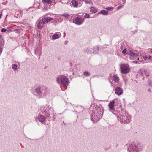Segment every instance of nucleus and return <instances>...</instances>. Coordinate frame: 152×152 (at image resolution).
<instances>
[{"instance_id":"f257e3e1","label":"nucleus","mask_w":152,"mask_h":152,"mask_svg":"<svg viewBox=\"0 0 152 152\" xmlns=\"http://www.w3.org/2000/svg\"><path fill=\"white\" fill-rule=\"evenodd\" d=\"M103 114V109L99 106H96L92 110L91 115V120L94 122L98 121L102 118Z\"/></svg>"},{"instance_id":"f03ea898","label":"nucleus","mask_w":152,"mask_h":152,"mask_svg":"<svg viewBox=\"0 0 152 152\" xmlns=\"http://www.w3.org/2000/svg\"><path fill=\"white\" fill-rule=\"evenodd\" d=\"M34 91L37 95L39 98L45 97L49 93L48 89L44 86L37 87L36 88Z\"/></svg>"},{"instance_id":"7ed1b4c3","label":"nucleus","mask_w":152,"mask_h":152,"mask_svg":"<svg viewBox=\"0 0 152 152\" xmlns=\"http://www.w3.org/2000/svg\"><path fill=\"white\" fill-rule=\"evenodd\" d=\"M118 118L121 123H129L131 121V115L126 112H124L122 114L121 113L118 116Z\"/></svg>"},{"instance_id":"20e7f679","label":"nucleus","mask_w":152,"mask_h":152,"mask_svg":"<svg viewBox=\"0 0 152 152\" xmlns=\"http://www.w3.org/2000/svg\"><path fill=\"white\" fill-rule=\"evenodd\" d=\"M56 81L57 83L59 85H62L64 86L68 85L69 83L68 78L63 75H60L57 77Z\"/></svg>"},{"instance_id":"39448f33","label":"nucleus","mask_w":152,"mask_h":152,"mask_svg":"<svg viewBox=\"0 0 152 152\" xmlns=\"http://www.w3.org/2000/svg\"><path fill=\"white\" fill-rule=\"evenodd\" d=\"M40 115L36 118L37 121H39L42 124H45V121L47 119L49 120L51 117L50 116V113H47L44 114V113H39Z\"/></svg>"},{"instance_id":"423d86ee","label":"nucleus","mask_w":152,"mask_h":152,"mask_svg":"<svg viewBox=\"0 0 152 152\" xmlns=\"http://www.w3.org/2000/svg\"><path fill=\"white\" fill-rule=\"evenodd\" d=\"M141 149L142 147L139 144L134 142L130 144L127 149L129 152H139Z\"/></svg>"},{"instance_id":"0eeeda50","label":"nucleus","mask_w":152,"mask_h":152,"mask_svg":"<svg viewBox=\"0 0 152 152\" xmlns=\"http://www.w3.org/2000/svg\"><path fill=\"white\" fill-rule=\"evenodd\" d=\"M53 19L51 17H45L42 18L39 22L37 27L38 28L41 29L44 26V24L53 20Z\"/></svg>"},{"instance_id":"6e6552de","label":"nucleus","mask_w":152,"mask_h":152,"mask_svg":"<svg viewBox=\"0 0 152 152\" xmlns=\"http://www.w3.org/2000/svg\"><path fill=\"white\" fill-rule=\"evenodd\" d=\"M120 66L121 73L126 74L129 72L130 68L127 65L123 64H120Z\"/></svg>"},{"instance_id":"1a4fd4ad","label":"nucleus","mask_w":152,"mask_h":152,"mask_svg":"<svg viewBox=\"0 0 152 152\" xmlns=\"http://www.w3.org/2000/svg\"><path fill=\"white\" fill-rule=\"evenodd\" d=\"M51 108L49 107L47 105H44L40 107V110L41 111V113H44V114L48 113L50 114V112L51 111Z\"/></svg>"},{"instance_id":"9d476101","label":"nucleus","mask_w":152,"mask_h":152,"mask_svg":"<svg viewBox=\"0 0 152 152\" xmlns=\"http://www.w3.org/2000/svg\"><path fill=\"white\" fill-rule=\"evenodd\" d=\"M84 20L82 18L77 17L73 21V23L77 25H80L84 22Z\"/></svg>"},{"instance_id":"9b49d317","label":"nucleus","mask_w":152,"mask_h":152,"mask_svg":"<svg viewBox=\"0 0 152 152\" xmlns=\"http://www.w3.org/2000/svg\"><path fill=\"white\" fill-rule=\"evenodd\" d=\"M123 92V91L120 87H117L115 90V94L118 95H121Z\"/></svg>"},{"instance_id":"f8f14e48","label":"nucleus","mask_w":152,"mask_h":152,"mask_svg":"<svg viewBox=\"0 0 152 152\" xmlns=\"http://www.w3.org/2000/svg\"><path fill=\"white\" fill-rule=\"evenodd\" d=\"M127 54L133 57H137L139 56V53H134L130 50H129L127 51Z\"/></svg>"},{"instance_id":"ddd939ff","label":"nucleus","mask_w":152,"mask_h":152,"mask_svg":"<svg viewBox=\"0 0 152 152\" xmlns=\"http://www.w3.org/2000/svg\"><path fill=\"white\" fill-rule=\"evenodd\" d=\"M115 102L114 100H113L110 102L108 104V107L110 111L114 109V106Z\"/></svg>"},{"instance_id":"4468645a","label":"nucleus","mask_w":152,"mask_h":152,"mask_svg":"<svg viewBox=\"0 0 152 152\" xmlns=\"http://www.w3.org/2000/svg\"><path fill=\"white\" fill-rule=\"evenodd\" d=\"M52 14L53 15H57V16L56 17L54 20L57 21L59 22H61L63 20V19L61 18V15H57L53 14Z\"/></svg>"},{"instance_id":"2eb2a0df","label":"nucleus","mask_w":152,"mask_h":152,"mask_svg":"<svg viewBox=\"0 0 152 152\" xmlns=\"http://www.w3.org/2000/svg\"><path fill=\"white\" fill-rule=\"evenodd\" d=\"M61 37V34L60 33L58 34H55L52 36V38L53 40L58 39Z\"/></svg>"},{"instance_id":"dca6fc26","label":"nucleus","mask_w":152,"mask_h":152,"mask_svg":"<svg viewBox=\"0 0 152 152\" xmlns=\"http://www.w3.org/2000/svg\"><path fill=\"white\" fill-rule=\"evenodd\" d=\"M113 78L114 81L116 83H118L119 80V79L117 75H113Z\"/></svg>"},{"instance_id":"f3484780","label":"nucleus","mask_w":152,"mask_h":152,"mask_svg":"<svg viewBox=\"0 0 152 152\" xmlns=\"http://www.w3.org/2000/svg\"><path fill=\"white\" fill-rule=\"evenodd\" d=\"M85 52L88 54H91L93 53V49L90 48H86L85 50Z\"/></svg>"},{"instance_id":"a211bd4d","label":"nucleus","mask_w":152,"mask_h":152,"mask_svg":"<svg viewBox=\"0 0 152 152\" xmlns=\"http://www.w3.org/2000/svg\"><path fill=\"white\" fill-rule=\"evenodd\" d=\"M99 49V47L98 45L93 48V53L94 54H96Z\"/></svg>"},{"instance_id":"6ab92c4d","label":"nucleus","mask_w":152,"mask_h":152,"mask_svg":"<svg viewBox=\"0 0 152 152\" xmlns=\"http://www.w3.org/2000/svg\"><path fill=\"white\" fill-rule=\"evenodd\" d=\"M102 14L104 15H107L108 14V12L107 11L105 10H102L100 11L98 14Z\"/></svg>"},{"instance_id":"aec40b11","label":"nucleus","mask_w":152,"mask_h":152,"mask_svg":"<svg viewBox=\"0 0 152 152\" xmlns=\"http://www.w3.org/2000/svg\"><path fill=\"white\" fill-rule=\"evenodd\" d=\"M71 3L72 6L74 7H77V6L78 4V3L75 0H72L71 1Z\"/></svg>"},{"instance_id":"412c9836","label":"nucleus","mask_w":152,"mask_h":152,"mask_svg":"<svg viewBox=\"0 0 152 152\" xmlns=\"http://www.w3.org/2000/svg\"><path fill=\"white\" fill-rule=\"evenodd\" d=\"M90 11L92 13H95L97 11L96 9L93 7H91L90 8Z\"/></svg>"},{"instance_id":"4be33fe9","label":"nucleus","mask_w":152,"mask_h":152,"mask_svg":"<svg viewBox=\"0 0 152 152\" xmlns=\"http://www.w3.org/2000/svg\"><path fill=\"white\" fill-rule=\"evenodd\" d=\"M61 16L65 18H68L70 16L68 13H64L61 15Z\"/></svg>"},{"instance_id":"5701e85b","label":"nucleus","mask_w":152,"mask_h":152,"mask_svg":"<svg viewBox=\"0 0 152 152\" xmlns=\"http://www.w3.org/2000/svg\"><path fill=\"white\" fill-rule=\"evenodd\" d=\"M83 74L86 77H89L90 76V73L87 71H85L83 72Z\"/></svg>"},{"instance_id":"b1692460","label":"nucleus","mask_w":152,"mask_h":152,"mask_svg":"<svg viewBox=\"0 0 152 152\" xmlns=\"http://www.w3.org/2000/svg\"><path fill=\"white\" fill-rule=\"evenodd\" d=\"M42 2L43 3H48L49 4L52 2L51 0H42Z\"/></svg>"},{"instance_id":"393cba45","label":"nucleus","mask_w":152,"mask_h":152,"mask_svg":"<svg viewBox=\"0 0 152 152\" xmlns=\"http://www.w3.org/2000/svg\"><path fill=\"white\" fill-rule=\"evenodd\" d=\"M12 68L15 71L17 69V66L15 64H13L12 65Z\"/></svg>"},{"instance_id":"a878e982","label":"nucleus","mask_w":152,"mask_h":152,"mask_svg":"<svg viewBox=\"0 0 152 152\" xmlns=\"http://www.w3.org/2000/svg\"><path fill=\"white\" fill-rule=\"evenodd\" d=\"M147 70L146 69H144L143 71V74L144 73L147 76H149V75L148 74L147 72Z\"/></svg>"},{"instance_id":"bb28decb","label":"nucleus","mask_w":152,"mask_h":152,"mask_svg":"<svg viewBox=\"0 0 152 152\" xmlns=\"http://www.w3.org/2000/svg\"><path fill=\"white\" fill-rule=\"evenodd\" d=\"M84 1L86 3H91L92 2L91 0H82Z\"/></svg>"},{"instance_id":"cd10ccee","label":"nucleus","mask_w":152,"mask_h":152,"mask_svg":"<svg viewBox=\"0 0 152 152\" xmlns=\"http://www.w3.org/2000/svg\"><path fill=\"white\" fill-rule=\"evenodd\" d=\"M141 62L142 61H132V63H135V64H137V63L140 64L141 63Z\"/></svg>"},{"instance_id":"c85d7f7f","label":"nucleus","mask_w":152,"mask_h":152,"mask_svg":"<svg viewBox=\"0 0 152 152\" xmlns=\"http://www.w3.org/2000/svg\"><path fill=\"white\" fill-rule=\"evenodd\" d=\"M127 50L126 49H124L122 51V53L123 54L125 55L126 54H127Z\"/></svg>"},{"instance_id":"c756f323","label":"nucleus","mask_w":152,"mask_h":152,"mask_svg":"<svg viewBox=\"0 0 152 152\" xmlns=\"http://www.w3.org/2000/svg\"><path fill=\"white\" fill-rule=\"evenodd\" d=\"M90 15L89 14H86L84 16V17L86 18H89L90 17Z\"/></svg>"},{"instance_id":"7c9ffc66","label":"nucleus","mask_w":152,"mask_h":152,"mask_svg":"<svg viewBox=\"0 0 152 152\" xmlns=\"http://www.w3.org/2000/svg\"><path fill=\"white\" fill-rule=\"evenodd\" d=\"M148 84L150 86H152V83L151 81L150 80L148 81Z\"/></svg>"},{"instance_id":"2f4dec72","label":"nucleus","mask_w":152,"mask_h":152,"mask_svg":"<svg viewBox=\"0 0 152 152\" xmlns=\"http://www.w3.org/2000/svg\"><path fill=\"white\" fill-rule=\"evenodd\" d=\"M7 30L5 28H3L1 29V31L2 32H5Z\"/></svg>"},{"instance_id":"473e14b6","label":"nucleus","mask_w":152,"mask_h":152,"mask_svg":"<svg viewBox=\"0 0 152 152\" xmlns=\"http://www.w3.org/2000/svg\"><path fill=\"white\" fill-rule=\"evenodd\" d=\"M142 58L145 60H146L148 58V57L146 55H145L142 56Z\"/></svg>"},{"instance_id":"72a5a7b5","label":"nucleus","mask_w":152,"mask_h":152,"mask_svg":"<svg viewBox=\"0 0 152 152\" xmlns=\"http://www.w3.org/2000/svg\"><path fill=\"white\" fill-rule=\"evenodd\" d=\"M106 10H110L113 9V8L112 7H109L106 8Z\"/></svg>"},{"instance_id":"f704fd0d","label":"nucleus","mask_w":152,"mask_h":152,"mask_svg":"<svg viewBox=\"0 0 152 152\" xmlns=\"http://www.w3.org/2000/svg\"><path fill=\"white\" fill-rule=\"evenodd\" d=\"M138 73H140V74H141L142 75L143 74V73L142 72H141V70H139L138 71Z\"/></svg>"},{"instance_id":"c9c22d12","label":"nucleus","mask_w":152,"mask_h":152,"mask_svg":"<svg viewBox=\"0 0 152 152\" xmlns=\"http://www.w3.org/2000/svg\"><path fill=\"white\" fill-rule=\"evenodd\" d=\"M123 7V6L122 5H120V6L118 7V9H120L121 8H122Z\"/></svg>"},{"instance_id":"e433bc0d","label":"nucleus","mask_w":152,"mask_h":152,"mask_svg":"<svg viewBox=\"0 0 152 152\" xmlns=\"http://www.w3.org/2000/svg\"><path fill=\"white\" fill-rule=\"evenodd\" d=\"M2 49L1 48V47H0V55L2 53Z\"/></svg>"},{"instance_id":"4c0bfd02","label":"nucleus","mask_w":152,"mask_h":152,"mask_svg":"<svg viewBox=\"0 0 152 152\" xmlns=\"http://www.w3.org/2000/svg\"><path fill=\"white\" fill-rule=\"evenodd\" d=\"M151 57L150 56H149L148 57V59H150L151 58Z\"/></svg>"},{"instance_id":"58836bf2","label":"nucleus","mask_w":152,"mask_h":152,"mask_svg":"<svg viewBox=\"0 0 152 152\" xmlns=\"http://www.w3.org/2000/svg\"><path fill=\"white\" fill-rule=\"evenodd\" d=\"M140 61V60H139V58H138V59H137V61Z\"/></svg>"},{"instance_id":"ea45409f","label":"nucleus","mask_w":152,"mask_h":152,"mask_svg":"<svg viewBox=\"0 0 152 152\" xmlns=\"http://www.w3.org/2000/svg\"><path fill=\"white\" fill-rule=\"evenodd\" d=\"M109 82L110 83H112V82H110V80H109Z\"/></svg>"},{"instance_id":"a19ab883","label":"nucleus","mask_w":152,"mask_h":152,"mask_svg":"<svg viewBox=\"0 0 152 152\" xmlns=\"http://www.w3.org/2000/svg\"><path fill=\"white\" fill-rule=\"evenodd\" d=\"M1 35H0V38H1Z\"/></svg>"},{"instance_id":"79ce46f5","label":"nucleus","mask_w":152,"mask_h":152,"mask_svg":"<svg viewBox=\"0 0 152 152\" xmlns=\"http://www.w3.org/2000/svg\"><path fill=\"white\" fill-rule=\"evenodd\" d=\"M67 43H66V42H65V44H66Z\"/></svg>"},{"instance_id":"37998d69","label":"nucleus","mask_w":152,"mask_h":152,"mask_svg":"<svg viewBox=\"0 0 152 152\" xmlns=\"http://www.w3.org/2000/svg\"><path fill=\"white\" fill-rule=\"evenodd\" d=\"M67 43H66V42H65V44H66Z\"/></svg>"},{"instance_id":"c03bdc74","label":"nucleus","mask_w":152,"mask_h":152,"mask_svg":"<svg viewBox=\"0 0 152 152\" xmlns=\"http://www.w3.org/2000/svg\"><path fill=\"white\" fill-rule=\"evenodd\" d=\"M64 36H65V35H64V37H65Z\"/></svg>"},{"instance_id":"a18cd8bd","label":"nucleus","mask_w":152,"mask_h":152,"mask_svg":"<svg viewBox=\"0 0 152 152\" xmlns=\"http://www.w3.org/2000/svg\"><path fill=\"white\" fill-rule=\"evenodd\" d=\"M151 52H152V50H151Z\"/></svg>"}]
</instances>
